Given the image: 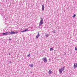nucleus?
<instances>
[{
	"label": "nucleus",
	"mask_w": 77,
	"mask_h": 77,
	"mask_svg": "<svg viewBox=\"0 0 77 77\" xmlns=\"http://www.w3.org/2000/svg\"><path fill=\"white\" fill-rule=\"evenodd\" d=\"M0 14L2 15L1 16L3 18H5V14H4V11H3L2 9H0Z\"/></svg>",
	"instance_id": "nucleus-1"
},
{
	"label": "nucleus",
	"mask_w": 77,
	"mask_h": 77,
	"mask_svg": "<svg viewBox=\"0 0 77 77\" xmlns=\"http://www.w3.org/2000/svg\"><path fill=\"white\" fill-rule=\"evenodd\" d=\"M64 70H65V67H61V68L59 69V72L60 74H62V71H63Z\"/></svg>",
	"instance_id": "nucleus-2"
},
{
	"label": "nucleus",
	"mask_w": 77,
	"mask_h": 77,
	"mask_svg": "<svg viewBox=\"0 0 77 77\" xmlns=\"http://www.w3.org/2000/svg\"><path fill=\"white\" fill-rule=\"evenodd\" d=\"M10 35H14V34H17L18 33V32H17V31H16V32L14 31H11L10 32Z\"/></svg>",
	"instance_id": "nucleus-3"
},
{
	"label": "nucleus",
	"mask_w": 77,
	"mask_h": 77,
	"mask_svg": "<svg viewBox=\"0 0 77 77\" xmlns=\"http://www.w3.org/2000/svg\"><path fill=\"white\" fill-rule=\"evenodd\" d=\"M43 23H44V22H43V19L42 18L41 20H40V21L39 22V26L40 27L41 25L43 24Z\"/></svg>",
	"instance_id": "nucleus-4"
},
{
	"label": "nucleus",
	"mask_w": 77,
	"mask_h": 77,
	"mask_svg": "<svg viewBox=\"0 0 77 77\" xmlns=\"http://www.w3.org/2000/svg\"><path fill=\"white\" fill-rule=\"evenodd\" d=\"M42 60L45 63H46L47 62V57H44L43 58Z\"/></svg>",
	"instance_id": "nucleus-5"
},
{
	"label": "nucleus",
	"mask_w": 77,
	"mask_h": 77,
	"mask_svg": "<svg viewBox=\"0 0 77 77\" xmlns=\"http://www.w3.org/2000/svg\"><path fill=\"white\" fill-rule=\"evenodd\" d=\"M3 35H10V32H8L3 33Z\"/></svg>",
	"instance_id": "nucleus-6"
},
{
	"label": "nucleus",
	"mask_w": 77,
	"mask_h": 77,
	"mask_svg": "<svg viewBox=\"0 0 77 77\" xmlns=\"http://www.w3.org/2000/svg\"><path fill=\"white\" fill-rule=\"evenodd\" d=\"M77 67V63H75L73 65V68L74 69L76 68Z\"/></svg>",
	"instance_id": "nucleus-7"
},
{
	"label": "nucleus",
	"mask_w": 77,
	"mask_h": 77,
	"mask_svg": "<svg viewBox=\"0 0 77 77\" xmlns=\"http://www.w3.org/2000/svg\"><path fill=\"white\" fill-rule=\"evenodd\" d=\"M26 31H29V30H28V29L27 28L26 29H25L24 30L20 32V33H21V32L23 33V32H26Z\"/></svg>",
	"instance_id": "nucleus-8"
},
{
	"label": "nucleus",
	"mask_w": 77,
	"mask_h": 77,
	"mask_svg": "<svg viewBox=\"0 0 77 77\" xmlns=\"http://www.w3.org/2000/svg\"><path fill=\"white\" fill-rule=\"evenodd\" d=\"M45 36L46 37V38H48L49 36V34H48V33H45Z\"/></svg>",
	"instance_id": "nucleus-9"
},
{
	"label": "nucleus",
	"mask_w": 77,
	"mask_h": 77,
	"mask_svg": "<svg viewBox=\"0 0 77 77\" xmlns=\"http://www.w3.org/2000/svg\"><path fill=\"white\" fill-rule=\"evenodd\" d=\"M44 5H42V11H44Z\"/></svg>",
	"instance_id": "nucleus-10"
},
{
	"label": "nucleus",
	"mask_w": 77,
	"mask_h": 77,
	"mask_svg": "<svg viewBox=\"0 0 77 77\" xmlns=\"http://www.w3.org/2000/svg\"><path fill=\"white\" fill-rule=\"evenodd\" d=\"M51 73H53V72H52V71H51V70H49L48 72V74H51Z\"/></svg>",
	"instance_id": "nucleus-11"
},
{
	"label": "nucleus",
	"mask_w": 77,
	"mask_h": 77,
	"mask_svg": "<svg viewBox=\"0 0 77 77\" xmlns=\"http://www.w3.org/2000/svg\"><path fill=\"white\" fill-rule=\"evenodd\" d=\"M3 33H0V36H3Z\"/></svg>",
	"instance_id": "nucleus-12"
},
{
	"label": "nucleus",
	"mask_w": 77,
	"mask_h": 77,
	"mask_svg": "<svg viewBox=\"0 0 77 77\" xmlns=\"http://www.w3.org/2000/svg\"><path fill=\"white\" fill-rule=\"evenodd\" d=\"M29 66L30 67H33V64H29Z\"/></svg>",
	"instance_id": "nucleus-13"
},
{
	"label": "nucleus",
	"mask_w": 77,
	"mask_h": 77,
	"mask_svg": "<svg viewBox=\"0 0 77 77\" xmlns=\"http://www.w3.org/2000/svg\"><path fill=\"white\" fill-rule=\"evenodd\" d=\"M39 36H40V35H37L36 37V39H38V37H39Z\"/></svg>",
	"instance_id": "nucleus-14"
},
{
	"label": "nucleus",
	"mask_w": 77,
	"mask_h": 77,
	"mask_svg": "<svg viewBox=\"0 0 77 77\" xmlns=\"http://www.w3.org/2000/svg\"><path fill=\"white\" fill-rule=\"evenodd\" d=\"M53 48H51L50 49V51H51V50H52V51H53Z\"/></svg>",
	"instance_id": "nucleus-15"
},
{
	"label": "nucleus",
	"mask_w": 77,
	"mask_h": 77,
	"mask_svg": "<svg viewBox=\"0 0 77 77\" xmlns=\"http://www.w3.org/2000/svg\"><path fill=\"white\" fill-rule=\"evenodd\" d=\"M56 33V32H55V30H54L53 31V33Z\"/></svg>",
	"instance_id": "nucleus-16"
},
{
	"label": "nucleus",
	"mask_w": 77,
	"mask_h": 77,
	"mask_svg": "<svg viewBox=\"0 0 77 77\" xmlns=\"http://www.w3.org/2000/svg\"><path fill=\"white\" fill-rule=\"evenodd\" d=\"M39 32H38L37 35H38L39 36H40V35H39Z\"/></svg>",
	"instance_id": "nucleus-17"
},
{
	"label": "nucleus",
	"mask_w": 77,
	"mask_h": 77,
	"mask_svg": "<svg viewBox=\"0 0 77 77\" xmlns=\"http://www.w3.org/2000/svg\"><path fill=\"white\" fill-rule=\"evenodd\" d=\"M75 14H74L73 16H72V17H75Z\"/></svg>",
	"instance_id": "nucleus-18"
},
{
	"label": "nucleus",
	"mask_w": 77,
	"mask_h": 77,
	"mask_svg": "<svg viewBox=\"0 0 77 77\" xmlns=\"http://www.w3.org/2000/svg\"><path fill=\"white\" fill-rule=\"evenodd\" d=\"M27 56H28V57H29H29H30V54H29V55H28Z\"/></svg>",
	"instance_id": "nucleus-19"
},
{
	"label": "nucleus",
	"mask_w": 77,
	"mask_h": 77,
	"mask_svg": "<svg viewBox=\"0 0 77 77\" xmlns=\"http://www.w3.org/2000/svg\"><path fill=\"white\" fill-rule=\"evenodd\" d=\"M75 50H77V48H76V47H75Z\"/></svg>",
	"instance_id": "nucleus-20"
},
{
	"label": "nucleus",
	"mask_w": 77,
	"mask_h": 77,
	"mask_svg": "<svg viewBox=\"0 0 77 77\" xmlns=\"http://www.w3.org/2000/svg\"><path fill=\"white\" fill-rule=\"evenodd\" d=\"M11 39H9V40H11Z\"/></svg>",
	"instance_id": "nucleus-21"
}]
</instances>
